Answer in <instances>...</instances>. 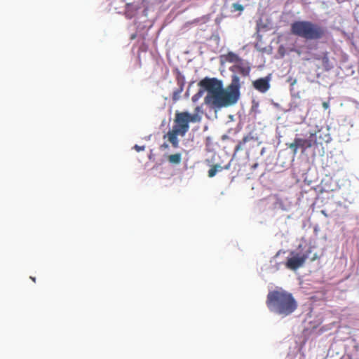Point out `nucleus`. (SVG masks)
Masks as SVG:
<instances>
[{"instance_id":"nucleus-18","label":"nucleus","mask_w":359,"mask_h":359,"mask_svg":"<svg viewBox=\"0 0 359 359\" xmlns=\"http://www.w3.org/2000/svg\"><path fill=\"white\" fill-rule=\"evenodd\" d=\"M323 107L325 109H327L330 107V104L327 102H323Z\"/></svg>"},{"instance_id":"nucleus-23","label":"nucleus","mask_w":359,"mask_h":359,"mask_svg":"<svg viewBox=\"0 0 359 359\" xmlns=\"http://www.w3.org/2000/svg\"><path fill=\"white\" fill-rule=\"evenodd\" d=\"M241 69V70H243V72H244V70H245V69H244V68H242V69Z\"/></svg>"},{"instance_id":"nucleus-15","label":"nucleus","mask_w":359,"mask_h":359,"mask_svg":"<svg viewBox=\"0 0 359 359\" xmlns=\"http://www.w3.org/2000/svg\"><path fill=\"white\" fill-rule=\"evenodd\" d=\"M288 74L289 75L287 76L286 81L291 86H293L297 83V76H293L294 74L290 75V71H289Z\"/></svg>"},{"instance_id":"nucleus-21","label":"nucleus","mask_w":359,"mask_h":359,"mask_svg":"<svg viewBox=\"0 0 359 359\" xmlns=\"http://www.w3.org/2000/svg\"><path fill=\"white\" fill-rule=\"evenodd\" d=\"M30 278H31L34 282H35V281H36V278H35L34 277H32V276H31V277H30Z\"/></svg>"},{"instance_id":"nucleus-9","label":"nucleus","mask_w":359,"mask_h":359,"mask_svg":"<svg viewBox=\"0 0 359 359\" xmlns=\"http://www.w3.org/2000/svg\"><path fill=\"white\" fill-rule=\"evenodd\" d=\"M177 135L184 136L182 133L172 128V130L169 131L167 134L168 141L172 144L173 147L177 148L179 147V140Z\"/></svg>"},{"instance_id":"nucleus-4","label":"nucleus","mask_w":359,"mask_h":359,"mask_svg":"<svg viewBox=\"0 0 359 359\" xmlns=\"http://www.w3.org/2000/svg\"><path fill=\"white\" fill-rule=\"evenodd\" d=\"M201 118L196 114H191L187 111L176 112L172 128L185 135L189 129V123L199 122Z\"/></svg>"},{"instance_id":"nucleus-7","label":"nucleus","mask_w":359,"mask_h":359,"mask_svg":"<svg viewBox=\"0 0 359 359\" xmlns=\"http://www.w3.org/2000/svg\"><path fill=\"white\" fill-rule=\"evenodd\" d=\"M219 62L221 65H224L226 63L232 64L233 67H242L244 65L243 60L238 55L231 51L221 55Z\"/></svg>"},{"instance_id":"nucleus-16","label":"nucleus","mask_w":359,"mask_h":359,"mask_svg":"<svg viewBox=\"0 0 359 359\" xmlns=\"http://www.w3.org/2000/svg\"><path fill=\"white\" fill-rule=\"evenodd\" d=\"M134 149L137 151V152H140V151H144L145 149V147L144 146H139L137 144H135L134 146Z\"/></svg>"},{"instance_id":"nucleus-14","label":"nucleus","mask_w":359,"mask_h":359,"mask_svg":"<svg viewBox=\"0 0 359 359\" xmlns=\"http://www.w3.org/2000/svg\"><path fill=\"white\" fill-rule=\"evenodd\" d=\"M205 88L200 89L191 98L192 101L194 102H196L201 97H203L204 93H205Z\"/></svg>"},{"instance_id":"nucleus-2","label":"nucleus","mask_w":359,"mask_h":359,"mask_svg":"<svg viewBox=\"0 0 359 359\" xmlns=\"http://www.w3.org/2000/svg\"><path fill=\"white\" fill-rule=\"evenodd\" d=\"M266 304L271 312L282 317L292 314L297 309V302L293 295L283 289L270 291Z\"/></svg>"},{"instance_id":"nucleus-17","label":"nucleus","mask_w":359,"mask_h":359,"mask_svg":"<svg viewBox=\"0 0 359 359\" xmlns=\"http://www.w3.org/2000/svg\"><path fill=\"white\" fill-rule=\"evenodd\" d=\"M182 90V88H180V90H178L177 91H175L173 93V100H176L178 99V97H179V94L181 93V91Z\"/></svg>"},{"instance_id":"nucleus-12","label":"nucleus","mask_w":359,"mask_h":359,"mask_svg":"<svg viewBox=\"0 0 359 359\" xmlns=\"http://www.w3.org/2000/svg\"><path fill=\"white\" fill-rule=\"evenodd\" d=\"M169 163L171 164L177 165L180 163L182 161V155L180 153L171 154L168 158Z\"/></svg>"},{"instance_id":"nucleus-13","label":"nucleus","mask_w":359,"mask_h":359,"mask_svg":"<svg viewBox=\"0 0 359 359\" xmlns=\"http://www.w3.org/2000/svg\"><path fill=\"white\" fill-rule=\"evenodd\" d=\"M244 6L238 3H234L231 5V11L232 13L238 11V15H241V13L243 11Z\"/></svg>"},{"instance_id":"nucleus-10","label":"nucleus","mask_w":359,"mask_h":359,"mask_svg":"<svg viewBox=\"0 0 359 359\" xmlns=\"http://www.w3.org/2000/svg\"><path fill=\"white\" fill-rule=\"evenodd\" d=\"M254 137L252 133H249L246 136L243 137V138L237 144L235 147V152H238L241 150H243V146L248 142L251 140H254Z\"/></svg>"},{"instance_id":"nucleus-20","label":"nucleus","mask_w":359,"mask_h":359,"mask_svg":"<svg viewBox=\"0 0 359 359\" xmlns=\"http://www.w3.org/2000/svg\"><path fill=\"white\" fill-rule=\"evenodd\" d=\"M280 253H285V251H283V250H279L276 255V257H278Z\"/></svg>"},{"instance_id":"nucleus-3","label":"nucleus","mask_w":359,"mask_h":359,"mask_svg":"<svg viewBox=\"0 0 359 359\" xmlns=\"http://www.w3.org/2000/svg\"><path fill=\"white\" fill-rule=\"evenodd\" d=\"M291 33L306 41H320L327 36L325 26L309 20H296L290 25Z\"/></svg>"},{"instance_id":"nucleus-1","label":"nucleus","mask_w":359,"mask_h":359,"mask_svg":"<svg viewBox=\"0 0 359 359\" xmlns=\"http://www.w3.org/2000/svg\"><path fill=\"white\" fill-rule=\"evenodd\" d=\"M199 85L207 91L205 104L212 109L234 104L240 97L241 81L235 74L232 76L231 82L226 89L223 88L222 81L215 78H205L200 81Z\"/></svg>"},{"instance_id":"nucleus-22","label":"nucleus","mask_w":359,"mask_h":359,"mask_svg":"<svg viewBox=\"0 0 359 359\" xmlns=\"http://www.w3.org/2000/svg\"><path fill=\"white\" fill-rule=\"evenodd\" d=\"M163 147H165V148H166V147H168V145H167V144H163Z\"/></svg>"},{"instance_id":"nucleus-11","label":"nucleus","mask_w":359,"mask_h":359,"mask_svg":"<svg viewBox=\"0 0 359 359\" xmlns=\"http://www.w3.org/2000/svg\"><path fill=\"white\" fill-rule=\"evenodd\" d=\"M229 168V165H225L224 168L219 165H214L208 170V177H213L218 171H221L223 169L227 170Z\"/></svg>"},{"instance_id":"nucleus-6","label":"nucleus","mask_w":359,"mask_h":359,"mask_svg":"<svg viewBox=\"0 0 359 359\" xmlns=\"http://www.w3.org/2000/svg\"><path fill=\"white\" fill-rule=\"evenodd\" d=\"M309 255V252H302L292 250L284 262V265L287 269L295 271L304 265Z\"/></svg>"},{"instance_id":"nucleus-8","label":"nucleus","mask_w":359,"mask_h":359,"mask_svg":"<svg viewBox=\"0 0 359 359\" xmlns=\"http://www.w3.org/2000/svg\"><path fill=\"white\" fill-rule=\"evenodd\" d=\"M271 74L258 79L252 82V86L260 93H266L270 88Z\"/></svg>"},{"instance_id":"nucleus-19","label":"nucleus","mask_w":359,"mask_h":359,"mask_svg":"<svg viewBox=\"0 0 359 359\" xmlns=\"http://www.w3.org/2000/svg\"><path fill=\"white\" fill-rule=\"evenodd\" d=\"M200 110H201V107H198H198H196L195 108V112H196L195 114H198L197 113H198V112H199V111H200Z\"/></svg>"},{"instance_id":"nucleus-5","label":"nucleus","mask_w":359,"mask_h":359,"mask_svg":"<svg viewBox=\"0 0 359 359\" xmlns=\"http://www.w3.org/2000/svg\"><path fill=\"white\" fill-rule=\"evenodd\" d=\"M318 138L316 132L310 133L307 138L295 137L293 142L287 143L286 146L292 150L293 155H296L299 149L302 150V153H304L308 149L321 144L318 142ZM319 138H320V136H319Z\"/></svg>"}]
</instances>
